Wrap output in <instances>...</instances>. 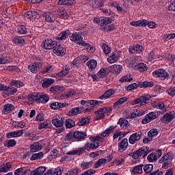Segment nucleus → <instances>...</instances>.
I'll use <instances>...</instances> for the list:
<instances>
[{
	"instance_id": "obj_36",
	"label": "nucleus",
	"mask_w": 175,
	"mask_h": 175,
	"mask_svg": "<svg viewBox=\"0 0 175 175\" xmlns=\"http://www.w3.org/2000/svg\"><path fill=\"white\" fill-rule=\"evenodd\" d=\"M51 92H53V94H58L59 92H62L64 91V87H61L59 85L57 86H52L50 88Z\"/></svg>"
},
{
	"instance_id": "obj_28",
	"label": "nucleus",
	"mask_w": 175,
	"mask_h": 175,
	"mask_svg": "<svg viewBox=\"0 0 175 175\" xmlns=\"http://www.w3.org/2000/svg\"><path fill=\"white\" fill-rule=\"evenodd\" d=\"M55 81L53 79H45L42 81V88H48L51 84H54Z\"/></svg>"
},
{
	"instance_id": "obj_61",
	"label": "nucleus",
	"mask_w": 175,
	"mask_h": 175,
	"mask_svg": "<svg viewBox=\"0 0 175 175\" xmlns=\"http://www.w3.org/2000/svg\"><path fill=\"white\" fill-rule=\"evenodd\" d=\"M17 31L21 35L27 33V27L24 25H19L17 27Z\"/></svg>"
},
{
	"instance_id": "obj_62",
	"label": "nucleus",
	"mask_w": 175,
	"mask_h": 175,
	"mask_svg": "<svg viewBox=\"0 0 175 175\" xmlns=\"http://www.w3.org/2000/svg\"><path fill=\"white\" fill-rule=\"evenodd\" d=\"M75 95L76 92H75L74 90H70L64 94V96L66 98H73Z\"/></svg>"
},
{
	"instance_id": "obj_10",
	"label": "nucleus",
	"mask_w": 175,
	"mask_h": 175,
	"mask_svg": "<svg viewBox=\"0 0 175 175\" xmlns=\"http://www.w3.org/2000/svg\"><path fill=\"white\" fill-rule=\"evenodd\" d=\"M53 53L59 57H62L65 55V53H66V49L65 46L61 44L55 45L53 49Z\"/></svg>"
},
{
	"instance_id": "obj_22",
	"label": "nucleus",
	"mask_w": 175,
	"mask_h": 175,
	"mask_svg": "<svg viewBox=\"0 0 175 175\" xmlns=\"http://www.w3.org/2000/svg\"><path fill=\"white\" fill-rule=\"evenodd\" d=\"M84 151H85L84 148H75L72 150L68 152L66 154L67 155H81V154H83Z\"/></svg>"
},
{
	"instance_id": "obj_30",
	"label": "nucleus",
	"mask_w": 175,
	"mask_h": 175,
	"mask_svg": "<svg viewBox=\"0 0 175 175\" xmlns=\"http://www.w3.org/2000/svg\"><path fill=\"white\" fill-rule=\"evenodd\" d=\"M65 103L54 102L51 104L50 107L53 110H58V109H61L62 107H65Z\"/></svg>"
},
{
	"instance_id": "obj_21",
	"label": "nucleus",
	"mask_w": 175,
	"mask_h": 175,
	"mask_svg": "<svg viewBox=\"0 0 175 175\" xmlns=\"http://www.w3.org/2000/svg\"><path fill=\"white\" fill-rule=\"evenodd\" d=\"M140 137H142V134L139 133H136L131 135L129 139V144H135L136 142H137L138 140H140Z\"/></svg>"
},
{
	"instance_id": "obj_37",
	"label": "nucleus",
	"mask_w": 175,
	"mask_h": 175,
	"mask_svg": "<svg viewBox=\"0 0 175 175\" xmlns=\"http://www.w3.org/2000/svg\"><path fill=\"white\" fill-rule=\"evenodd\" d=\"M101 103H103L100 100H88V106H90V107L92 108L96 107V106H99L100 105H101Z\"/></svg>"
},
{
	"instance_id": "obj_32",
	"label": "nucleus",
	"mask_w": 175,
	"mask_h": 175,
	"mask_svg": "<svg viewBox=\"0 0 175 175\" xmlns=\"http://www.w3.org/2000/svg\"><path fill=\"white\" fill-rule=\"evenodd\" d=\"M14 109V107L12 104H6L4 105L3 109V114H9V113H12V111Z\"/></svg>"
},
{
	"instance_id": "obj_43",
	"label": "nucleus",
	"mask_w": 175,
	"mask_h": 175,
	"mask_svg": "<svg viewBox=\"0 0 175 175\" xmlns=\"http://www.w3.org/2000/svg\"><path fill=\"white\" fill-rule=\"evenodd\" d=\"M133 80V78L131 75H124L120 79V83H129L130 81H132Z\"/></svg>"
},
{
	"instance_id": "obj_34",
	"label": "nucleus",
	"mask_w": 175,
	"mask_h": 175,
	"mask_svg": "<svg viewBox=\"0 0 175 175\" xmlns=\"http://www.w3.org/2000/svg\"><path fill=\"white\" fill-rule=\"evenodd\" d=\"M109 75V72L107 70L101 68L98 72H97V77L98 79H105Z\"/></svg>"
},
{
	"instance_id": "obj_7",
	"label": "nucleus",
	"mask_w": 175,
	"mask_h": 175,
	"mask_svg": "<svg viewBox=\"0 0 175 175\" xmlns=\"http://www.w3.org/2000/svg\"><path fill=\"white\" fill-rule=\"evenodd\" d=\"M159 117V112L152 111L146 114L144 119L142 120V124H146L148 122H151L153 120L158 118Z\"/></svg>"
},
{
	"instance_id": "obj_56",
	"label": "nucleus",
	"mask_w": 175,
	"mask_h": 175,
	"mask_svg": "<svg viewBox=\"0 0 175 175\" xmlns=\"http://www.w3.org/2000/svg\"><path fill=\"white\" fill-rule=\"evenodd\" d=\"M10 57L8 56H0V65H5V64L10 62Z\"/></svg>"
},
{
	"instance_id": "obj_59",
	"label": "nucleus",
	"mask_w": 175,
	"mask_h": 175,
	"mask_svg": "<svg viewBox=\"0 0 175 175\" xmlns=\"http://www.w3.org/2000/svg\"><path fill=\"white\" fill-rule=\"evenodd\" d=\"M174 38H175V33H174L165 34L163 37V39L165 42H167V40H170V39H174Z\"/></svg>"
},
{
	"instance_id": "obj_31",
	"label": "nucleus",
	"mask_w": 175,
	"mask_h": 175,
	"mask_svg": "<svg viewBox=\"0 0 175 175\" xmlns=\"http://www.w3.org/2000/svg\"><path fill=\"white\" fill-rule=\"evenodd\" d=\"M116 92L114 90L110 89L107 91H106L104 93V95L100 96L99 99H108V98H110L111 95H113Z\"/></svg>"
},
{
	"instance_id": "obj_18",
	"label": "nucleus",
	"mask_w": 175,
	"mask_h": 175,
	"mask_svg": "<svg viewBox=\"0 0 175 175\" xmlns=\"http://www.w3.org/2000/svg\"><path fill=\"white\" fill-rule=\"evenodd\" d=\"M144 51V48H143V46L139 44L131 46L129 49V53H131L132 54H140V53H142V51Z\"/></svg>"
},
{
	"instance_id": "obj_51",
	"label": "nucleus",
	"mask_w": 175,
	"mask_h": 175,
	"mask_svg": "<svg viewBox=\"0 0 175 175\" xmlns=\"http://www.w3.org/2000/svg\"><path fill=\"white\" fill-rule=\"evenodd\" d=\"M90 123V119L88 118H82L77 123L79 126H83Z\"/></svg>"
},
{
	"instance_id": "obj_38",
	"label": "nucleus",
	"mask_w": 175,
	"mask_h": 175,
	"mask_svg": "<svg viewBox=\"0 0 175 175\" xmlns=\"http://www.w3.org/2000/svg\"><path fill=\"white\" fill-rule=\"evenodd\" d=\"M86 65L89 68V69H91L92 70L93 69H95L96 68L98 62H96V60L95 59H91L87 62Z\"/></svg>"
},
{
	"instance_id": "obj_55",
	"label": "nucleus",
	"mask_w": 175,
	"mask_h": 175,
	"mask_svg": "<svg viewBox=\"0 0 175 175\" xmlns=\"http://www.w3.org/2000/svg\"><path fill=\"white\" fill-rule=\"evenodd\" d=\"M144 112L140 113V111L137 109H134L131 113V118H136V117H140V116H144Z\"/></svg>"
},
{
	"instance_id": "obj_27",
	"label": "nucleus",
	"mask_w": 175,
	"mask_h": 175,
	"mask_svg": "<svg viewBox=\"0 0 175 175\" xmlns=\"http://www.w3.org/2000/svg\"><path fill=\"white\" fill-rule=\"evenodd\" d=\"M70 31L69 30H66L64 31H62L56 38L57 40H65L68 36H69Z\"/></svg>"
},
{
	"instance_id": "obj_29",
	"label": "nucleus",
	"mask_w": 175,
	"mask_h": 175,
	"mask_svg": "<svg viewBox=\"0 0 175 175\" xmlns=\"http://www.w3.org/2000/svg\"><path fill=\"white\" fill-rule=\"evenodd\" d=\"M137 87H139V88H147L148 87H152V85H154V83L148 81H140L137 83Z\"/></svg>"
},
{
	"instance_id": "obj_26",
	"label": "nucleus",
	"mask_w": 175,
	"mask_h": 175,
	"mask_svg": "<svg viewBox=\"0 0 175 175\" xmlns=\"http://www.w3.org/2000/svg\"><path fill=\"white\" fill-rule=\"evenodd\" d=\"M135 70H139V72H146L147 69H148V67H147V65L144 63H139L137 65L135 66Z\"/></svg>"
},
{
	"instance_id": "obj_2",
	"label": "nucleus",
	"mask_w": 175,
	"mask_h": 175,
	"mask_svg": "<svg viewBox=\"0 0 175 175\" xmlns=\"http://www.w3.org/2000/svg\"><path fill=\"white\" fill-rule=\"evenodd\" d=\"M114 129H116V126H111L104 131L101 134L96 136L90 137L89 138L90 142H98L99 143H102V142L105 141V137H107L110 133H112V132L114 131Z\"/></svg>"
},
{
	"instance_id": "obj_5",
	"label": "nucleus",
	"mask_w": 175,
	"mask_h": 175,
	"mask_svg": "<svg viewBox=\"0 0 175 175\" xmlns=\"http://www.w3.org/2000/svg\"><path fill=\"white\" fill-rule=\"evenodd\" d=\"M172 156L167 154L161 157L159 161V163H162L163 169H167L172 165Z\"/></svg>"
},
{
	"instance_id": "obj_35",
	"label": "nucleus",
	"mask_w": 175,
	"mask_h": 175,
	"mask_svg": "<svg viewBox=\"0 0 175 175\" xmlns=\"http://www.w3.org/2000/svg\"><path fill=\"white\" fill-rule=\"evenodd\" d=\"M42 144L40 142H35L33 145L31 146V150L33 152H36V151H40L42 150Z\"/></svg>"
},
{
	"instance_id": "obj_9",
	"label": "nucleus",
	"mask_w": 175,
	"mask_h": 175,
	"mask_svg": "<svg viewBox=\"0 0 175 175\" xmlns=\"http://www.w3.org/2000/svg\"><path fill=\"white\" fill-rule=\"evenodd\" d=\"M57 45V42L48 38L44 40L42 43V47L45 50H53Z\"/></svg>"
},
{
	"instance_id": "obj_47",
	"label": "nucleus",
	"mask_w": 175,
	"mask_h": 175,
	"mask_svg": "<svg viewBox=\"0 0 175 175\" xmlns=\"http://www.w3.org/2000/svg\"><path fill=\"white\" fill-rule=\"evenodd\" d=\"M43 158V152L33 154L30 158V161H36V159H42Z\"/></svg>"
},
{
	"instance_id": "obj_42",
	"label": "nucleus",
	"mask_w": 175,
	"mask_h": 175,
	"mask_svg": "<svg viewBox=\"0 0 175 175\" xmlns=\"http://www.w3.org/2000/svg\"><path fill=\"white\" fill-rule=\"evenodd\" d=\"M44 172H46L45 167H39L33 172L32 175H42Z\"/></svg>"
},
{
	"instance_id": "obj_63",
	"label": "nucleus",
	"mask_w": 175,
	"mask_h": 175,
	"mask_svg": "<svg viewBox=\"0 0 175 175\" xmlns=\"http://www.w3.org/2000/svg\"><path fill=\"white\" fill-rule=\"evenodd\" d=\"M147 159L148 162H156L157 158V154L154 153H150Z\"/></svg>"
},
{
	"instance_id": "obj_3",
	"label": "nucleus",
	"mask_w": 175,
	"mask_h": 175,
	"mask_svg": "<svg viewBox=\"0 0 175 175\" xmlns=\"http://www.w3.org/2000/svg\"><path fill=\"white\" fill-rule=\"evenodd\" d=\"M151 102V96L149 95L141 96L138 98L131 101L130 103L132 106H135V105H139V106H144V105H147V103H150Z\"/></svg>"
},
{
	"instance_id": "obj_53",
	"label": "nucleus",
	"mask_w": 175,
	"mask_h": 175,
	"mask_svg": "<svg viewBox=\"0 0 175 175\" xmlns=\"http://www.w3.org/2000/svg\"><path fill=\"white\" fill-rule=\"evenodd\" d=\"M10 85H14V87H16V88H20V87H23L24 83L18 80H13L10 82Z\"/></svg>"
},
{
	"instance_id": "obj_25",
	"label": "nucleus",
	"mask_w": 175,
	"mask_h": 175,
	"mask_svg": "<svg viewBox=\"0 0 175 175\" xmlns=\"http://www.w3.org/2000/svg\"><path fill=\"white\" fill-rule=\"evenodd\" d=\"M111 72L115 75H118L122 70V66L118 64H114L110 67Z\"/></svg>"
},
{
	"instance_id": "obj_64",
	"label": "nucleus",
	"mask_w": 175,
	"mask_h": 175,
	"mask_svg": "<svg viewBox=\"0 0 175 175\" xmlns=\"http://www.w3.org/2000/svg\"><path fill=\"white\" fill-rule=\"evenodd\" d=\"M53 175H61L62 174V172L64 170H62V167H57L54 170H52Z\"/></svg>"
},
{
	"instance_id": "obj_20",
	"label": "nucleus",
	"mask_w": 175,
	"mask_h": 175,
	"mask_svg": "<svg viewBox=\"0 0 175 175\" xmlns=\"http://www.w3.org/2000/svg\"><path fill=\"white\" fill-rule=\"evenodd\" d=\"M173 118L174 116L172 113H167L161 118V121L163 124H169V122H172Z\"/></svg>"
},
{
	"instance_id": "obj_14",
	"label": "nucleus",
	"mask_w": 175,
	"mask_h": 175,
	"mask_svg": "<svg viewBox=\"0 0 175 175\" xmlns=\"http://www.w3.org/2000/svg\"><path fill=\"white\" fill-rule=\"evenodd\" d=\"M42 18L46 23H54L55 21V14L53 12H44Z\"/></svg>"
},
{
	"instance_id": "obj_16",
	"label": "nucleus",
	"mask_w": 175,
	"mask_h": 175,
	"mask_svg": "<svg viewBox=\"0 0 175 175\" xmlns=\"http://www.w3.org/2000/svg\"><path fill=\"white\" fill-rule=\"evenodd\" d=\"M138 60L139 57L133 56L126 59V64L129 68H132L135 69V66H136V64Z\"/></svg>"
},
{
	"instance_id": "obj_33",
	"label": "nucleus",
	"mask_w": 175,
	"mask_h": 175,
	"mask_svg": "<svg viewBox=\"0 0 175 175\" xmlns=\"http://www.w3.org/2000/svg\"><path fill=\"white\" fill-rule=\"evenodd\" d=\"M138 150L139 151V154H141V157L143 155V158H146L150 152V148H148V146H143Z\"/></svg>"
},
{
	"instance_id": "obj_57",
	"label": "nucleus",
	"mask_w": 175,
	"mask_h": 175,
	"mask_svg": "<svg viewBox=\"0 0 175 175\" xmlns=\"http://www.w3.org/2000/svg\"><path fill=\"white\" fill-rule=\"evenodd\" d=\"M157 135H158V130H157L155 129H151L148 133V136L149 139H150V140H152V137H154V136H157Z\"/></svg>"
},
{
	"instance_id": "obj_58",
	"label": "nucleus",
	"mask_w": 175,
	"mask_h": 175,
	"mask_svg": "<svg viewBox=\"0 0 175 175\" xmlns=\"http://www.w3.org/2000/svg\"><path fill=\"white\" fill-rule=\"evenodd\" d=\"M65 126L67 129L72 128V126H75V121L70 119L66 120L65 122Z\"/></svg>"
},
{
	"instance_id": "obj_40",
	"label": "nucleus",
	"mask_w": 175,
	"mask_h": 175,
	"mask_svg": "<svg viewBox=\"0 0 175 175\" xmlns=\"http://www.w3.org/2000/svg\"><path fill=\"white\" fill-rule=\"evenodd\" d=\"M51 126V124H50V122L46 120L41 122L38 125V129L42 130V129H47V128H50Z\"/></svg>"
},
{
	"instance_id": "obj_46",
	"label": "nucleus",
	"mask_w": 175,
	"mask_h": 175,
	"mask_svg": "<svg viewBox=\"0 0 175 175\" xmlns=\"http://www.w3.org/2000/svg\"><path fill=\"white\" fill-rule=\"evenodd\" d=\"M82 46H83V47H86L88 53H92L95 51V47L85 42L82 44Z\"/></svg>"
},
{
	"instance_id": "obj_60",
	"label": "nucleus",
	"mask_w": 175,
	"mask_h": 175,
	"mask_svg": "<svg viewBox=\"0 0 175 175\" xmlns=\"http://www.w3.org/2000/svg\"><path fill=\"white\" fill-rule=\"evenodd\" d=\"M143 169L145 173H151V172H152V169H154V165H152V164H147Z\"/></svg>"
},
{
	"instance_id": "obj_17",
	"label": "nucleus",
	"mask_w": 175,
	"mask_h": 175,
	"mask_svg": "<svg viewBox=\"0 0 175 175\" xmlns=\"http://www.w3.org/2000/svg\"><path fill=\"white\" fill-rule=\"evenodd\" d=\"M98 147H99V142L98 141L88 142L84 146V148L86 150V151H90V150H96Z\"/></svg>"
},
{
	"instance_id": "obj_44",
	"label": "nucleus",
	"mask_w": 175,
	"mask_h": 175,
	"mask_svg": "<svg viewBox=\"0 0 175 175\" xmlns=\"http://www.w3.org/2000/svg\"><path fill=\"white\" fill-rule=\"evenodd\" d=\"M37 14L38 13H36V12L35 11H28L25 13L24 17H25V18L31 20V18H33V17H36Z\"/></svg>"
},
{
	"instance_id": "obj_41",
	"label": "nucleus",
	"mask_w": 175,
	"mask_h": 175,
	"mask_svg": "<svg viewBox=\"0 0 175 175\" xmlns=\"http://www.w3.org/2000/svg\"><path fill=\"white\" fill-rule=\"evenodd\" d=\"M118 124L120 126L121 129H126L128 126V120L124 118H120L118 122Z\"/></svg>"
},
{
	"instance_id": "obj_19",
	"label": "nucleus",
	"mask_w": 175,
	"mask_h": 175,
	"mask_svg": "<svg viewBox=\"0 0 175 175\" xmlns=\"http://www.w3.org/2000/svg\"><path fill=\"white\" fill-rule=\"evenodd\" d=\"M127 148L128 139L124 138L118 144V151H120V152H124Z\"/></svg>"
},
{
	"instance_id": "obj_23",
	"label": "nucleus",
	"mask_w": 175,
	"mask_h": 175,
	"mask_svg": "<svg viewBox=\"0 0 175 175\" xmlns=\"http://www.w3.org/2000/svg\"><path fill=\"white\" fill-rule=\"evenodd\" d=\"M12 163L8 162L5 164H2L0 166V173H8L12 169Z\"/></svg>"
},
{
	"instance_id": "obj_15",
	"label": "nucleus",
	"mask_w": 175,
	"mask_h": 175,
	"mask_svg": "<svg viewBox=\"0 0 175 175\" xmlns=\"http://www.w3.org/2000/svg\"><path fill=\"white\" fill-rule=\"evenodd\" d=\"M52 124L56 128H61L64 125V119L59 116H54L52 119Z\"/></svg>"
},
{
	"instance_id": "obj_52",
	"label": "nucleus",
	"mask_w": 175,
	"mask_h": 175,
	"mask_svg": "<svg viewBox=\"0 0 175 175\" xmlns=\"http://www.w3.org/2000/svg\"><path fill=\"white\" fill-rule=\"evenodd\" d=\"M5 147H8L10 148V147H14L16 146V140L14 139H9L4 142Z\"/></svg>"
},
{
	"instance_id": "obj_39",
	"label": "nucleus",
	"mask_w": 175,
	"mask_h": 175,
	"mask_svg": "<svg viewBox=\"0 0 175 175\" xmlns=\"http://www.w3.org/2000/svg\"><path fill=\"white\" fill-rule=\"evenodd\" d=\"M106 162L107 160L106 159H100L94 163L95 169H98V167H100V166H103L106 165Z\"/></svg>"
},
{
	"instance_id": "obj_12",
	"label": "nucleus",
	"mask_w": 175,
	"mask_h": 175,
	"mask_svg": "<svg viewBox=\"0 0 175 175\" xmlns=\"http://www.w3.org/2000/svg\"><path fill=\"white\" fill-rule=\"evenodd\" d=\"M17 92V88L11 86V87H7L5 86V88L4 89V92H2V96L4 98H8V96H10V95H14Z\"/></svg>"
},
{
	"instance_id": "obj_4",
	"label": "nucleus",
	"mask_w": 175,
	"mask_h": 175,
	"mask_svg": "<svg viewBox=\"0 0 175 175\" xmlns=\"http://www.w3.org/2000/svg\"><path fill=\"white\" fill-rule=\"evenodd\" d=\"M111 113V108L110 107L100 108L95 112L96 118V120H102V118H104L106 116H109Z\"/></svg>"
},
{
	"instance_id": "obj_8",
	"label": "nucleus",
	"mask_w": 175,
	"mask_h": 175,
	"mask_svg": "<svg viewBox=\"0 0 175 175\" xmlns=\"http://www.w3.org/2000/svg\"><path fill=\"white\" fill-rule=\"evenodd\" d=\"M152 76L157 77L160 80H166V79L169 77V74H167V72H166L165 69L160 68L154 70L152 72Z\"/></svg>"
},
{
	"instance_id": "obj_49",
	"label": "nucleus",
	"mask_w": 175,
	"mask_h": 175,
	"mask_svg": "<svg viewBox=\"0 0 175 175\" xmlns=\"http://www.w3.org/2000/svg\"><path fill=\"white\" fill-rule=\"evenodd\" d=\"M75 3V0H59L57 2L58 5H70Z\"/></svg>"
},
{
	"instance_id": "obj_1",
	"label": "nucleus",
	"mask_w": 175,
	"mask_h": 175,
	"mask_svg": "<svg viewBox=\"0 0 175 175\" xmlns=\"http://www.w3.org/2000/svg\"><path fill=\"white\" fill-rule=\"evenodd\" d=\"M28 99L30 102L34 101L37 103H47L50 98L49 95L44 93H34L28 96Z\"/></svg>"
},
{
	"instance_id": "obj_13",
	"label": "nucleus",
	"mask_w": 175,
	"mask_h": 175,
	"mask_svg": "<svg viewBox=\"0 0 175 175\" xmlns=\"http://www.w3.org/2000/svg\"><path fill=\"white\" fill-rule=\"evenodd\" d=\"M121 57V53L118 51H115L109 57H107V62L109 64H115L118 61V59Z\"/></svg>"
},
{
	"instance_id": "obj_48",
	"label": "nucleus",
	"mask_w": 175,
	"mask_h": 175,
	"mask_svg": "<svg viewBox=\"0 0 175 175\" xmlns=\"http://www.w3.org/2000/svg\"><path fill=\"white\" fill-rule=\"evenodd\" d=\"M80 113V108L79 107H75L72 109L69 112H68V116L70 117H73L75 116H77Z\"/></svg>"
},
{
	"instance_id": "obj_6",
	"label": "nucleus",
	"mask_w": 175,
	"mask_h": 175,
	"mask_svg": "<svg viewBox=\"0 0 175 175\" xmlns=\"http://www.w3.org/2000/svg\"><path fill=\"white\" fill-rule=\"evenodd\" d=\"M70 39L76 44H79V46H83V44L85 42L83 40V33L79 32H76L72 34Z\"/></svg>"
},
{
	"instance_id": "obj_45",
	"label": "nucleus",
	"mask_w": 175,
	"mask_h": 175,
	"mask_svg": "<svg viewBox=\"0 0 175 175\" xmlns=\"http://www.w3.org/2000/svg\"><path fill=\"white\" fill-rule=\"evenodd\" d=\"M133 173H134V174H142V173H143V165L135 166L133 169Z\"/></svg>"
},
{
	"instance_id": "obj_50",
	"label": "nucleus",
	"mask_w": 175,
	"mask_h": 175,
	"mask_svg": "<svg viewBox=\"0 0 175 175\" xmlns=\"http://www.w3.org/2000/svg\"><path fill=\"white\" fill-rule=\"evenodd\" d=\"M101 49L105 55L110 54L111 53V49L107 44H103Z\"/></svg>"
},
{
	"instance_id": "obj_11",
	"label": "nucleus",
	"mask_w": 175,
	"mask_h": 175,
	"mask_svg": "<svg viewBox=\"0 0 175 175\" xmlns=\"http://www.w3.org/2000/svg\"><path fill=\"white\" fill-rule=\"evenodd\" d=\"M43 66V64L41 62H34L28 66L27 69L30 70L31 73L36 74L38 71Z\"/></svg>"
},
{
	"instance_id": "obj_24",
	"label": "nucleus",
	"mask_w": 175,
	"mask_h": 175,
	"mask_svg": "<svg viewBox=\"0 0 175 175\" xmlns=\"http://www.w3.org/2000/svg\"><path fill=\"white\" fill-rule=\"evenodd\" d=\"M85 136H87L85 133L81 131H76L74 133L73 139H75L76 140H81L84 139Z\"/></svg>"
},
{
	"instance_id": "obj_54",
	"label": "nucleus",
	"mask_w": 175,
	"mask_h": 175,
	"mask_svg": "<svg viewBox=\"0 0 175 175\" xmlns=\"http://www.w3.org/2000/svg\"><path fill=\"white\" fill-rule=\"evenodd\" d=\"M104 2H105V0H101L100 3H99V1L96 0H92L91 3L92 8H98V6H100V8H102V6H103Z\"/></svg>"
}]
</instances>
